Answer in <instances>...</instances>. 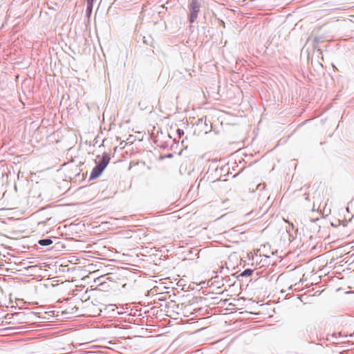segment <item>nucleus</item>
Wrapping results in <instances>:
<instances>
[{
	"label": "nucleus",
	"mask_w": 354,
	"mask_h": 354,
	"mask_svg": "<svg viewBox=\"0 0 354 354\" xmlns=\"http://www.w3.org/2000/svg\"><path fill=\"white\" fill-rule=\"evenodd\" d=\"M260 186H261V185H259V186L257 187V189H260V188H259V187H260Z\"/></svg>",
	"instance_id": "nucleus-31"
},
{
	"label": "nucleus",
	"mask_w": 354,
	"mask_h": 354,
	"mask_svg": "<svg viewBox=\"0 0 354 354\" xmlns=\"http://www.w3.org/2000/svg\"><path fill=\"white\" fill-rule=\"evenodd\" d=\"M166 147H167V146H166V145H164L160 146V147H161V148H163V149L166 148Z\"/></svg>",
	"instance_id": "nucleus-23"
},
{
	"label": "nucleus",
	"mask_w": 354,
	"mask_h": 354,
	"mask_svg": "<svg viewBox=\"0 0 354 354\" xmlns=\"http://www.w3.org/2000/svg\"><path fill=\"white\" fill-rule=\"evenodd\" d=\"M176 135L178 136L179 137L183 136L185 133L184 130L179 128L176 129Z\"/></svg>",
	"instance_id": "nucleus-16"
},
{
	"label": "nucleus",
	"mask_w": 354,
	"mask_h": 354,
	"mask_svg": "<svg viewBox=\"0 0 354 354\" xmlns=\"http://www.w3.org/2000/svg\"><path fill=\"white\" fill-rule=\"evenodd\" d=\"M229 267L227 266V263H225L224 264L223 263L221 267H220V270L219 272L221 273H225V270L228 271L229 270Z\"/></svg>",
	"instance_id": "nucleus-12"
},
{
	"label": "nucleus",
	"mask_w": 354,
	"mask_h": 354,
	"mask_svg": "<svg viewBox=\"0 0 354 354\" xmlns=\"http://www.w3.org/2000/svg\"><path fill=\"white\" fill-rule=\"evenodd\" d=\"M331 209L327 203V201H315L313 203L311 212L317 214L316 216L324 217L330 213Z\"/></svg>",
	"instance_id": "nucleus-3"
},
{
	"label": "nucleus",
	"mask_w": 354,
	"mask_h": 354,
	"mask_svg": "<svg viewBox=\"0 0 354 354\" xmlns=\"http://www.w3.org/2000/svg\"><path fill=\"white\" fill-rule=\"evenodd\" d=\"M103 199L106 200V199H110V198L109 197H104Z\"/></svg>",
	"instance_id": "nucleus-25"
},
{
	"label": "nucleus",
	"mask_w": 354,
	"mask_h": 354,
	"mask_svg": "<svg viewBox=\"0 0 354 354\" xmlns=\"http://www.w3.org/2000/svg\"><path fill=\"white\" fill-rule=\"evenodd\" d=\"M303 195L304 196V199H305V200L308 199V196H306V193H304Z\"/></svg>",
	"instance_id": "nucleus-21"
},
{
	"label": "nucleus",
	"mask_w": 354,
	"mask_h": 354,
	"mask_svg": "<svg viewBox=\"0 0 354 354\" xmlns=\"http://www.w3.org/2000/svg\"><path fill=\"white\" fill-rule=\"evenodd\" d=\"M149 53H152L153 54H154V51H153V50H151V49H150V50H149V53H147V55H149V56L150 55H149Z\"/></svg>",
	"instance_id": "nucleus-20"
},
{
	"label": "nucleus",
	"mask_w": 354,
	"mask_h": 354,
	"mask_svg": "<svg viewBox=\"0 0 354 354\" xmlns=\"http://www.w3.org/2000/svg\"><path fill=\"white\" fill-rule=\"evenodd\" d=\"M319 221V217L313 215L309 218L304 219V226L313 234L318 233L320 230V225L317 223Z\"/></svg>",
	"instance_id": "nucleus-4"
},
{
	"label": "nucleus",
	"mask_w": 354,
	"mask_h": 354,
	"mask_svg": "<svg viewBox=\"0 0 354 354\" xmlns=\"http://www.w3.org/2000/svg\"><path fill=\"white\" fill-rule=\"evenodd\" d=\"M174 157V153H169L165 156H160V160H163V159H165V158H171Z\"/></svg>",
	"instance_id": "nucleus-15"
},
{
	"label": "nucleus",
	"mask_w": 354,
	"mask_h": 354,
	"mask_svg": "<svg viewBox=\"0 0 354 354\" xmlns=\"http://www.w3.org/2000/svg\"><path fill=\"white\" fill-rule=\"evenodd\" d=\"M198 31L202 32L203 35H205L206 37H207V32H209V29H207V27L206 26H201V28H199L198 29Z\"/></svg>",
	"instance_id": "nucleus-14"
},
{
	"label": "nucleus",
	"mask_w": 354,
	"mask_h": 354,
	"mask_svg": "<svg viewBox=\"0 0 354 354\" xmlns=\"http://www.w3.org/2000/svg\"><path fill=\"white\" fill-rule=\"evenodd\" d=\"M111 160L110 155L104 151L102 155H97L95 160V165L92 169L88 182L100 177L105 170Z\"/></svg>",
	"instance_id": "nucleus-1"
},
{
	"label": "nucleus",
	"mask_w": 354,
	"mask_h": 354,
	"mask_svg": "<svg viewBox=\"0 0 354 354\" xmlns=\"http://www.w3.org/2000/svg\"><path fill=\"white\" fill-rule=\"evenodd\" d=\"M15 189L16 191H17V185H15Z\"/></svg>",
	"instance_id": "nucleus-26"
},
{
	"label": "nucleus",
	"mask_w": 354,
	"mask_h": 354,
	"mask_svg": "<svg viewBox=\"0 0 354 354\" xmlns=\"http://www.w3.org/2000/svg\"><path fill=\"white\" fill-rule=\"evenodd\" d=\"M94 2L93 1H86V16L87 17H90L92 15L93 9Z\"/></svg>",
	"instance_id": "nucleus-8"
},
{
	"label": "nucleus",
	"mask_w": 354,
	"mask_h": 354,
	"mask_svg": "<svg viewBox=\"0 0 354 354\" xmlns=\"http://www.w3.org/2000/svg\"><path fill=\"white\" fill-rule=\"evenodd\" d=\"M116 150H117V147H115L114 148V151H115V152L116 151Z\"/></svg>",
	"instance_id": "nucleus-29"
},
{
	"label": "nucleus",
	"mask_w": 354,
	"mask_h": 354,
	"mask_svg": "<svg viewBox=\"0 0 354 354\" xmlns=\"http://www.w3.org/2000/svg\"><path fill=\"white\" fill-rule=\"evenodd\" d=\"M227 180H219L216 179L212 182V186L214 187H225V185L227 184Z\"/></svg>",
	"instance_id": "nucleus-7"
},
{
	"label": "nucleus",
	"mask_w": 354,
	"mask_h": 354,
	"mask_svg": "<svg viewBox=\"0 0 354 354\" xmlns=\"http://www.w3.org/2000/svg\"><path fill=\"white\" fill-rule=\"evenodd\" d=\"M86 1H93L95 2V0H86Z\"/></svg>",
	"instance_id": "nucleus-24"
},
{
	"label": "nucleus",
	"mask_w": 354,
	"mask_h": 354,
	"mask_svg": "<svg viewBox=\"0 0 354 354\" xmlns=\"http://www.w3.org/2000/svg\"><path fill=\"white\" fill-rule=\"evenodd\" d=\"M138 41H141L143 44L151 48H155V41L151 35H140Z\"/></svg>",
	"instance_id": "nucleus-6"
},
{
	"label": "nucleus",
	"mask_w": 354,
	"mask_h": 354,
	"mask_svg": "<svg viewBox=\"0 0 354 354\" xmlns=\"http://www.w3.org/2000/svg\"><path fill=\"white\" fill-rule=\"evenodd\" d=\"M319 41V38L318 37H315L314 39H313V46L314 48H316V44H317Z\"/></svg>",
	"instance_id": "nucleus-17"
},
{
	"label": "nucleus",
	"mask_w": 354,
	"mask_h": 354,
	"mask_svg": "<svg viewBox=\"0 0 354 354\" xmlns=\"http://www.w3.org/2000/svg\"><path fill=\"white\" fill-rule=\"evenodd\" d=\"M346 209L348 211H351L354 213V201H350Z\"/></svg>",
	"instance_id": "nucleus-13"
},
{
	"label": "nucleus",
	"mask_w": 354,
	"mask_h": 354,
	"mask_svg": "<svg viewBox=\"0 0 354 354\" xmlns=\"http://www.w3.org/2000/svg\"><path fill=\"white\" fill-rule=\"evenodd\" d=\"M191 192H192V190L190 189V190L188 192V193H187V197H188V196H190Z\"/></svg>",
	"instance_id": "nucleus-22"
},
{
	"label": "nucleus",
	"mask_w": 354,
	"mask_h": 354,
	"mask_svg": "<svg viewBox=\"0 0 354 354\" xmlns=\"http://www.w3.org/2000/svg\"><path fill=\"white\" fill-rule=\"evenodd\" d=\"M201 6L202 0L188 1L187 8L189 13L187 15V20L190 24H194L196 21Z\"/></svg>",
	"instance_id": "nucleus-2"
},
{
	"label": "nucleus",
	"mask_w": 354,
	"mask_h": 354,
	"mask_svg": "<svg viewBox=\"0 0 354 354\" xmlns=\"http://www.w3.org/2000/svg\"><path fill=\"white\" fill-rule=\"evenodd\" d=\"M252 164V162L250 163L249 167H250Z\"/></svg>",
	"instance_id": "nucleus-30"
},
{
	"label": "nucleus",
	"mask_w": 354,
	"mask_h": 354,
	"mask_svg": "<svg viewBox=\"0 0 354 354\" xmlns=\"http://www.w3.org/2000/svg\"><path fill=\"white\" fill-rule=\"evenodd\" d=\"M262 197L263 198H266L267 200H269L270 198V196L268 195V196H264V195H262L261 194H259V198Z\"/></svg>",
	"instance_id": "nucleus-18"
},
{
	"label": "nucleus",
	"mask_w": 354,
	"mask_h": 354,
	"mask_svg": "<svg viewBox=\"0 0 354 354\" xmlns=\"http://www.w3.org/2000/svg\"><path fill=\"white\" fill-rule=\"evenodd\" d=\"M243 169H244V167H242L236 174L233 176V178L236 177L239 174H240L243 171Z\"/></svg>",
	"instance_id": "nucleus-19"
},
{
	"label": "nucleus",
	"mask_w": 354,
	"mask_h": 354,
	"mask_svg": "<svg viewBox=\"0 0 354 354\" xmlns=\"http://www.w3.org/2000/svg\"><path fill=\"white\" fill-rule=\"evenodd\" d=\"M196 126L199 128L201 131H203L205 134L212 131V124L207 120V116H203L198 119Z\"/></svg>",
	"instance_id": "nucleus-5"
},
{
	"label": "nucleus",
	"mask_w": 354,
	"mask_h": 354,
	"mask_svg": "<svg viewBox=\"0 0 354 354\" xmlns=\"http://www.w3.org/2000/svg\"><path fill=\"white\" fill-rule=\"evenodd\" d=\"M39 244L42 246L50 245L53 243V241L50 238L41 239L38 241Z\"/></svg>",
	"instance_id": "nucleus-10"
},
{
	"label": "nucleus",
	"mask_w": 354,
	"mask_h": 354,
	"mask_svg": "<svg viewBox=\"0 0 354 354\" xmlns=\"http://www.w3.org/2000/svg\"><path fill=\"white\" fill-rule=\"evenodd\" d=\"M184 142H186V140H183L182 141V145H183V144H184Z\"/></svg>",
	"instance_id": "nucleus-27"
},
{
	"label": "nucleus",
	"mask_w": 354,
	"mask_h": 354,
	"mask_svg": "<svg viewBox=\"0 0 354 354\" xmlns=\"http://www.w3.org/2000/svg\"><path fill=\"white\" fill-rule=\"evenodd\" d=\"M80 171H81L80 167H77L75 169V180H77V178L79 180H81L83 178H84L85 176L87 175V172L86 174H82V178H80V176H81Z\"/></svg>",
	"instance_id": "nucleus-9"
},
{
	"label": "nucleus",
	"mask_w": 354,
	"mask_h": 354,
	"mask_svg": "<svg viewBox=\"0 0 354 354\" xmlns=\"http://www.w3.org/2000/svg\"><path fill=\"white\" fill-rule=\"evenodd\" d=\"M253 270L251 269H246L243 270L241 274V277H248L250 276L252 274Z\"/></svg>",
	"instance_id": "nucleus-11"
},
{
	"label": "nucleus",
	"mask_w": 354,
	"mask_h": 354,
	"mask_svg": "<svg viewBox=\"0 0 354 354\" xmlns=\"http://www.w3.org/2000/svg\"><path fill=\"white\" fill-rule=\"evenodd\" d=\"M184 142H186V140H183L182 141V145H183V144H184Z\"/></svg>",
	"instance_id": "nucleus-28"
}]
</instances>
